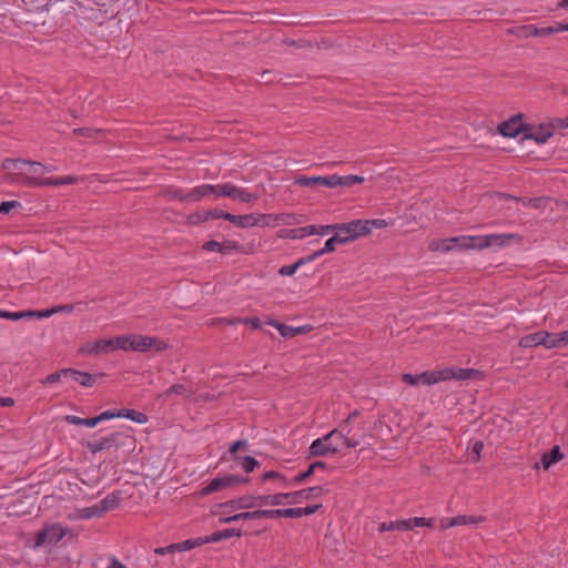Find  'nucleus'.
<instances>
[{
    "mask_svg": "<svg viewBox=\"0 0 568 568\" xmlns=\"http://www.w3.org/2000/svg\"><path fill=\"white\" fill-rule=\"evenodd\" d=\"M280 236L290 239H303L302 227L282 230Z\"/></svg>",
    "mask_w": 568,
    "mask_h": 568,
    "instance_id": "55",
    "label": "nucleus"
},
{
    "mask_svg": "<svg viewBox=\"0 0 568 568\" xmlns=\"http://www.w3.org/2000/svg\"><path fill=\"white\" fill-rule=\"evenodd\" d=\"M552 135L554 133L549 129L548 123H541L535 131L530 125V130L524 132L525 139L534 140L538 144L546 143Z\"/></svg>",
    "mask_w": 568,
    "mask_h": 568,
    "instance_id": "13",
    "label": "nucleus"
},
{
    "mask_svg": "<svg viewBox=\"0 0 568 568\" xmlns=\"http://www.w3.org/2000/svg\"><path fill=\"white\" fill-rule=\"evenodd\" d=\"M135 438L126 432H113L99 440H89L85 447L92 453L97 454L102 450H108L113 455L112 462H124L126 457L135 448Z\"/></svg>",
    "mask_w": 568,
    "mask_h": 568,
    "instance_id": "3",
    "label": "nucleus"
},
{
    "mask_svg": "<svg viewBox=\"0 0 568 568\" xmlns=\"http://www.w3.org/2000/svg\"><path fill=\"white\" fill-rule=\"evenodd\" d=\"M250 477L247 476H239V475H225L222 477H216L212 479L205 487L200 490V496H207L213 493L250 483Z\"/></svg>",
    "mask_w": 568,
    "mask_h": 568,
    "instance_id": "7",
    "label": "nucleus"
},
{
    "mask_svg": "<svg viewBox=\"0 0 568 568\" xmlns=\"http://www.w3.org/2000/svg\"><path fill=\"white\" fill-rule=\"evenodd\" d=\"M352 429H347L346 432L339 430L337 428L331 430L325 436L315 439L310 448L307 454V459H311L313 457H323L327 456L328 454H336L339 452L337 447H335L333 444H326L329 439L334 437H338L343 439L344 444L349 448H355L359 445V440L356 438V435H351Z\"/></svg>",
    "mask_w": 568,
    "mask_h": 568,
    "instance_id": "4",
    "label": "nucleus"
},
{
    "mask_svg": "<svg viewBox=\"0 0 568 568\" xmlns=\"http://www.w3.org/2000/svg\"><path fill=\"white\" fill-rule=\"evenodd\" d=\"M564 458L560 447L555 445L549 452L545 453L541 457V465L544 469H549L550 466L558 463Z\"/></svg>",
    "mask_w": 568,
    "mask_h": 568,
    "instance_id": "24",
    "label": "nucleus"
},
{
    "mask_svg": "<svg viewBox=\"0 0 568 568\" xmlns=\"http://www.w3.org/2000/svg\"><path fill=\"white\" fill-rule=\"evenodd\" d=\"M104 376H105L104 373L90 374V373H87V372H81V371L73 369V381L79 383L80 385H82L84 387L93 386V384L95 383V381L98 378H101V377H104Z\"/></svg>",
    "mask_w": 568,
    "mask_h": 568,
    "instance_id": "23",
    "label": "nucleus"
},
{
    "mask_svg": "<svg viewBox=\"0 0 568 568\" xmlns=\"http://www.w3.org/2000/svg\"><path fill=\"white\" fill-rule=\"evenodd\" d=\"M483 448H484V443H483V442H480V440H477V442L473 445V448H471V455H473L471 460H473L474 463H476V462H478V460H479V458H480V453H481Z\"/></svg>",
    "mask_w": 568,
    "mask_h": 568,
    "instance_id": "60",
    "label": "nucleus"
},
{
    "mask_svg": "<svg viewBox=\"0 0 568 568\" xmlns=\"http://www.w3.org/2000/svg\"><path fill=\"white\" fill-rule=\"evenodd\" d=\"M70 307L68 305H61V306H54L47 310L41 311H28L29 317H37V318H48L54 314L61 313V312H69Z\"/></svg>",
    "mask_w": 568,
    "mask_h": 568,
    "instance_id": "28",
    "label": "nucleus"
},
{
    "mask_svg": "<svg viewBox=\"0 0 568 568\" xmlns=\"http://www.w3.org/2000/svg\"><path fill=\"white\" fill-rule=\"evenodd\" d=\"M98 424H100V419L97 416L82 418L73 415L74 426L95 427Z\"/></svg>",
    "mask_w": 568,
    "mask_h": 568,
    "instance_id": "42",
    "label": "nucleus"
},
{
    "mask_svg": "<svg viewBox=\"0 0 568 568\" xmlns=\"http://www.w3.org/2000/svg\"><path fill=\"white\" fill-rule=\"evenodd\" d=\"M483 200L487 201L493 207L497 209L498 211H505L506 213L517 212L518 210L513 205L514 202H497V204H494L491 200H488L485 197V194L483 195Z\"/></svg>",
    "mask_w": 568,
    "mask_h": 568,
    "instance_id": "43",
    "label": "nucleus"
},
{
    "mask_svg": "<svg viewBox=\"0 0 568 568\" xmlns=\"http://www.w3.org/2000/svg\"><path fill=\"white\" fill-rule=\"evenodd\" d=\"M453 376L449 371H432V372H423L417 375V379L419 384L423 385H434L442 381H448L449 377Z\"/></svg>",
    "mask_w": 568,
    "mask_h": 568,
    "instance_id": "15",
    "label": "nucleus"
},
{
    "mask_svg": "<svg viewBox=\"0 0 568 568\" xmlns=\"http://www.w3.org/2000/svg\"><path fill=\"white\" fill-rule=\"evenodd\" d=\"M257 199H258L257 193H251V192L244 191L236 186L234 200H237L243 203H250V202L256 201Z\"/></svg>",
    "mask_w": 568,
    "mask_h": 568,
    "instance_id": "39",
    "label": "nucleus"
},
{
    "mask_svg": "<svg viewBox=\"0 0 568 568\" xmlns=\"http://www.w3.org/2000/svg\"><path fill=\"white\" fill-rule=\"evenodd\" d=\"M337 227L339 229L334 231L335 234L325 242L324 247L313 253V257L317 258L326 253L334 252L336 244H347L359 237L358 232L354 226V221L348 223H337Z\"/></svg>",
    "mask_w": 568,
    "mask_h": 568,
    "instance_id": "6",
    "label": "nucleus"
},
{
    "mask_svg": "<svg viewBox=\"0 0 568 568\" xmlns=\"http://www.w3.org/2000/svg\"><path fill=\"white\" fill-rule=\"evenodd\" d=\"M241 246L237 242L232 240H225L224 242H221V251L222 254H227L231 252H237L240 251Z\"/></svg>",
    "mask_w": 568,
    "mask_h": 568,
    "instance_id": "50",
    "label": "nucleus"
},
{
    "mask_svg": "<svg viewBox=\"0 0 568 568\" xmlns=\"http://www.w3.org/2000/svg\"><path fill=\"white\" fill-rule=\"evenodd\" d=\"M297 508H285V509H263L264 518H298Z\"/></svg>",
    "mask_w": 568,
    "mask_h": 568,
    "instance_id": "25",
    "label": "nucleus"
},
{
    "mask_svg": "<svg viewBox=\"0 0 568 568\" xmlns=\"http://www.w3.org/2000/svg\"><path fill=\"white\" fill-rule=\"evenodd\" d=\"M294 184L315 189L316 186L332 187V175L327 176H306L298 175L294 179Z\"/></svg>",
    "mask_w": 568,
    "mask_h": 568,
    "instance_id": "12",
    "label": "nucleus"
},
{
    "mask_svg": "<svg viewBox=\"0 0 568 568\" xmlns=\"http://www.w3.org/2000/svg\"><path fill=\"white\" fill-rule=\"evenodd\" d=\"M443 371H449L453 376L449 379L455 378L458 381H466L478 374V371L473 368H444Z\"/></svg>",
    "mask_w": 568,
    "mask_h": 568,
    "instance_id": "34",
    "label": "nucleus"
},
{
    "mask_svg": "<svg viewBox=\"0 0 568 568\" xmlns=\"http://www.w3.org/2000/svg\"><path fill=\"white\" fill-rule=\"evenodd\" d=\"M2 168L7 171L13 182L30 186L58 185L70 182L69 178H44L43 175L45 173L55 171L57 166L43 165L40 162H30L20 159H6L2 162Z\"/></svg>",
    "mask_w": 568,
    "mask_h": 568,
    "instance_id": "2",
    "label": "nucleus"
},
{
    "mask_svg": "<svg viewBox=\"0 0 568 568\" xmlns=\"http://www.w3.org/2000/svg\"><path fill=\"white\" fill-rule=\"evenodd\" d=\"M121 501V493L113 491L106 495L98 505L101 514L115 509Z\"/></svg>",
    "mask_w": 568,
    "mask_h": 568,
    "instance_id": "22",
    "label": "nucleus"
},
{
    "mask_svg": "<svg viewBox=\"0 0 568 568\" xmlns=\"http://www.w3.org/2000/svg\"><path fill=\"white\" fill-rule=\"evenodd\" d=\"M121 418H129L138 424H145L148 416L134 409H121Z\"/></svg>",
    "mask_w": 568,
    "mask_h": 568,
    "instance_id": "36",
    "label": "nucleus"
},
{
    "mask_svg": "<svg viewBox=\"0 0 568 568\" xmlns=\"http://www.w3.org/2000/svg\"><path fill=\"white\" fill-rule=\"evenodd\" d=\"M528 24H523V26H517V27H513V28H509L507 30V33L508 34H513L515 37H518V38H528Z\"/></svg>",
    "mask_w": 568,
    "mask_h": 568,
    "instance_id": "51",
    "label": "nucleus"
},
{
    "mask_svg": "<svg viewBox=\"0 0 568 568\" xmlns=\"http://www.w3.org/2000/svg\"><path fill=\"white\" fill-rule=\"evenodd\" d=\"M314 475V469L312 468V466L310 465L308 468L298 474L297 476H295V478L293 479L295 484H302L304 481H306L311 476Z\"/></svg>",
    "mask_w": 568,
    "mask_h": 568,
    "instance_id": "59",
    "label": "nucleus"
},
{
    "mask_svg": "<svg viewBox=\"0 0 568 568\" xmlns=\"http://www.w3.org/2000/svg\"><path fill=\"white\" fill-rule=\"evenodd\" d=\"M237 462L242 465L246 473H252L255 468L260 467V462L252 456H241V459Z\"/></svg>",
    "mask_w": 568,
    "mask_h": 568,
    "instance_id": "41",
    "label": "nucleus"
},
{
    "mask_svg": "<svg viewBox=\"0 0 568 568\" xmlns=\"http://www.w3.org/2000/svg\"><path fill=\"white\" fill-rule=\"evenodd\" d=\"M101 133H102L101 130H94L91 128L73 129V135H80V136H84V138H94Z\"/></svg>",
    "mask_w": 568,
    "mask_h": 568,
    "instance_id": "52",
    "label": "nucleus"
},
{
    "mask_svg": "<svg viewBox=\"0 0 568 568\" xmlns=\"http://www.w3.org/2000/svg\"><path fill=\"white\" fill-rule=\"evenodd\" d=\"M324 489L321 486L308 487L294 493H278L274 495H258V496H242L235 499H231L217 505V507L224 509V514H229L235 509H251L261 507L264 505H282L285 500L288 503H301L302 499L317 498L323 494Z\"/></svg>",
    "mask_w": 568,
    "mask_h": 568,
    "instance_id": "1",
    "label": "nucleus"
},
{
    "mask_svg": "<svg viewBox=\"0 0 568 568\" xmlns=\"http://www.w3.org/2000/svg\"><path fill=\"white\" fill-rule=\"evenodd\" d=\"M428 250L432 252H450L453 251V246L448 239L444 240H433L428 244Z\"/></svg>",
    "mask_w": 568,
    "mask_h": 568,
    "instance_id": "37",
    "label": "nucleus"
},
{
    "mask_svg": "<svg viewBox=\"0 0 568 568\" xmlns=\"http://www.w3.org/2000/svg\"><path fill=\"white\" fill-rule=\"evenodd\" d=\"M359 415V412L358 410H354L352 412L347 418L343 422V424L341 425V429L339 430H343V432H346L347 429H349V425L354 422V419Z\"/></svg>",
    "mask_w": 568,
    "mask_h": 568,
    "instance_id": "63",
    "label": "nucleus"
},
{
    "mask_svg": "<svg viewBox=\"0 0 568 568\" xmlns=\"http://www.w3.org/2000/svg\"><path fill=\"white\" fill-rule=\"evenodd\" d=\"M402 381L410 386L419 385L417 375H413L410 373H405L402 375Z\"/></svg>",
    "mask_w": 568,
    "mask_h": 568,
    "instance_id": "64",
    "label": "nucleus"
},
{
    "mask_svg": "<svg viewBox=\"0 0 568 568\" xmlns=\"http://www.w3.org/2000/svg\"><path fill=\"white\" fill-rule=\"evenodd\" d=\"M241 536H242V530L241 529L227 528V529H224V530L215 531V532H213L212 535H210L207 537H209V542H216V541H220L222 539H227V538H231V537H241Z\"/></svg>",
    "mask_w": 568,
    "mask_h": 568,
    "instance_id": "31",
    "label": "nucleus"
},
{
    "mask_svg": "<svg viewBox=\"0 0 568 568\" xmlns=\"http://www.w3.org/2000/svg\"><path fill=\"white\" fill-rule=\"evenodd\" d=\"M545 337H548V332L546 331H539L532 334L525 335L519 339V346L529 348L542 345Z\"/></svg>",
    "mask_w": 568,
    "mask_h": 568,
    "instance_id": "21",
    "label": "nucleus"
},
{
    "mask_svg": "<svg viewBox=\"0 0 568 568\" xmlns=\"http://www.w3.org/2000/svg\"><path fill=\"white\" fill-rule=\"evenodd\" d=\"M68 373H69V369H63V371H61L60 373H53V374H51V375L47 376V377L42 381V383H43V384H52V383H55V382H58V381L61 378V376H62V375H67Z\"/></svg>",
    "mask_w": 568,
    "mask_h": 568,
    "instance_id": "62",
    "label": "nucleus"
},
{
    "mask_svg": "<svg viewBox=\"0 0 568 568\" xmlns=\"http://www.w3.org/2000/svg\"><path fill=\"white\" fill-rule=\"evenodd\" d=\"M322 506H323L322 504H317V505H310L304 508H297V511H300L298 518L302 516H308V515L315 514L320 508H322Z\"/></svg>",
    "mask_w": 568,
    "mask_h": 568,
    "instance_id": "58",
    "label": "nucleus"
},
{
    "mask_svg": "<svg viewBox=\"0 0 568 568\" xmlns=\"http://www.w3.org/2000/svg\"><path fill=\"white\" fill-rule=\"evenodd\" d=\"M483 517H474V516H466V515H459L457 517L453 518L454 526H460V525H467V524H477L481 521Z\"/></svg>",
    "mask_w": 568,
    "mask_h": 568,
    "instance_id": "46",
    "label": "nucleus"
},
{
    "mask_svg": "<svg viewBox=\"0 0 568 568\" xmlns=\"http://www.w3.org/2000/svg\"><path fill=\"white\" fill-rule=\"evenodd\" d=\"M270 325L276 327L281 334L282 337H294L298 334H307L313 329L312 325H303L298 327L287 326L285 324H282L275 320H270L267 322Z\"/></svg>",
    "mask_w": 568,
    "mask_h": 568,
    "instance_id": "14",
    "label": "nucleus"
},
{
    "mask_svg": "<svg viewBox=\"0 0 568 568\" xmlns=\"http://www.w3.org/2000/svg\"><path fill=\"white\" fill-rule=\"evenodd\" d=\"M524 119L523 113L510 116L507 121L501 122L497 126V131L505 138H516L519 133L530 130L529 124L521 123Z\"/></svg>",
    "mask_w": 568,
    "mask_h": 568,
    "instance_id": "9",
    "label": "nucleus"
},
{
    "mask_svg": "<svg viewBox=\"0 0 568 568\" xmlns=\"http://www.w3.org/2000/svg\"><path fill=\"white\" fill-rule=\"evenodd\" d=\"M202 248L207 252H220L221 243L215 240H211V241L205 242L203 244Z\"/></svg>",
    "mask_w": 568,
    "mask_h": 568,
    "instance_id": "61",
    "label": "nucleus"
},
{
    "mask_svg": "<svg viewBox=\"0 0 568 568\" xmlns=\"http://www.w3.org/2000/svg\"><path fill=\"white\" fill-rule=\"evenodd\" d=\"M65 535V529L60 525L47 526L42 531L38 532L34 547L53 546L59 542Z\"/></svg>",
    "mask_w": 568,
    "mask_h": 568,
    "instance_id": "11",
    "label": "nucleus"
},
{
    "mask_svg": "<svg viewBox=\"0 0 568 568\" xmlns=\"http://www.w3.org/2000/svg\"><path fill=\"white\" fill-rule=\"evenodd\" d=\"M314 260H316V258L313 257V253H312L307 257H302V258H300L298 261H296L295 263H293L291 265L282 266L278 270V274L281 276H291V275L295 274V272L297 271L298 267H301L302 265H304L306 263L313 262Z\"/></svg>",
    "mask_w": 568,
    "mask_h": 568,
    "instance_id": "27",
    "label": "nucleus"
},
{
    "mask_svg": "<svg viewBox=\"0 0 568 568\" xmlns=\"http://www.w3.org/2000/svg\"><path fill=\"white\" fill-rule=\"evenodd\" d=\"M95 344V351L98 356L109 354L111 352H114V345L112 337L111 338H100L93 341Z\"/></svg>",
    "mask_w": 568,
    "mask_h": 568,
    "instance_id": "35",
    "label": "nucleus"
},
{
    "mask_svg": "<svg viewBox=\"0 0 568 568\" xmlns=\"http://www.w3.org/2000/svg\"><path fill=\"white\" fill-rule=\"evenodd\" d=\"M549 129L554 132L556 129L568 128V115L565 119L554 118L548 122Z\"/></svg>",
    "mask_w": 568,
    "mask_h": 568,
    "instance_id": "53",
    "label": "nucleus"
},
{
    "mask_svg": "<svg viewBox=\"0 0 568 568\" xmlns=\"http://www.w3.org/2000/svg\"><path fill=\"white\" fill-rule=\"evenodd\" d=\"M261 479L263 481L278 479V480H282L284 484H287L286 478L281 473L275 471V470H268V471L264 473L263 476L261 477Z\"/></svg>",
    "mask_w": 568,
    "mask_h": 568,
    "instance_id": "57",
    "label": "nucleus"
},
{
    "mask_svg": "<svg viewBox=\"0 0 568 568\" xmlns=\"http://www.w3.org/2000/svg\"><path fill=\"white\" fill-rule=\"evenodd\" d=\"M514 234H491L485 236H456L448 237V242H450L453 250H473L478 248L483 250L489 247L491 245L501 246L507 243L508 240L515 239Z\"/></svg>",
    "mask_w": 568,
    "mask_h": 568,
    "instance_id": "5",
    "label": "nucleus"
},
{
    "mask_svg": "<svg viewBox=\"0 0 568 568\" xmlns=\"http://www.w3.org/2000/svg\"><path fill=\"white\" fill-rule=\"evenodd\" d=\"M161 195L170 196L172 199H176V200L182 201V202L187 201V197H185V194L181 190H179L176 187H173V186H170L166 190H164L161 193Z\"/></svg>",
    "mask_w": 568,
    "mask_h": 568,
    "instance_id": "48",
    "label": "nucleus"
},
{
    "mask_svg": "<svg viewBox=\"0 0 568 568\" xmlns=\"http://www.w3.org/2000/svg\"><path fill=\"white\" fill-rule=\"evenodd\" d=\"M212 191L213 189L210 184L200 185L186 193L185 197H187V201H200L202 197L211 195Z\"/></svg>",
    "mask_w": 568,
    "mask_h": 568,
    "instance_id": "29",
    "label": "nucleus"
},
{
    "mask_svg": "<svg viewBox=\"0 0 568 568\" xmlns=\"http://www.w3.org/2000/svg\"><path fill=\"white\" fill-rule=\"evenodd\" d=\"M212 194L215 196H226L232 200H234L235 189L236 186L232 183H224V184H217L212 185Z\"/></svg>",
    "mask_w": 568,
    "mask_h": 568,
    "instance_id": "32",
    "label": "nucleus"
},
{
    "mask_svg": "<svg viewBox=\"0 0 568 568\" xmlns=\"http://www.w3.org/2000/svg\"><path fill=\"white\" fill-rule=\"evenodd\" d=\"M225 212L221 209H213L203 212H195L187 217L190 224H196L200 222H206L210 219H223Z\"/></svg>",
    "mask_w": 568,
    "mask_h": 568,
    "instance_id": "18",
    "label": "nucleus"
},
{
    "mask_svg": "<svg viewBox=\"0 0 568 568\" xmlns=\"http://www.w3.org/2000/svg\"><path fill=\"white\" fill-rule=\"evenodd\" d=\"M133 338L134 334H124V335H118L112 337L114 351L122 349L125 352L132 351L133 352Z\"/></svg>",
    "mask_w": 568,
    "mask_h": 568,
    "instance_id": "26",
    "label": "nucleus"
},
{
    "mask_svg": "<svg viewBox=\"0 0 568 568\" xmlns=\"http://www.w3.org/2000/svg\"><path fill=\"white\" fill-rule=\"evenodd\" d=\"M205 544H209V537H199V538H193V539H187V540H184L182 542H178V544H174V546H176L175 550L176 551H185V550H191L195 547H199V546H202V545H205Z\"/></svg>",
    "mask_w": 568,
    "mask_h": 568,
    "instance_id": "30",
    "label": "nucleus"
},
{
    "mask_svg": "<svg viewBox=\"0 0 568 568\" xmlns=\"http://www.w3.org/2000/svg\"><path fill=\"white\" fill-rule=\"evenodd\" d=\"M101 516H102V514H101L98 505L95 504L93 506L79 509L75 518L77 519H90L93 517H101Z\"/></svg>",
    "mask_w": 568,
    "mask_h": 568,
    "instance_id": "38",
    "label": "nucleus"
},
{
    "mask_svg": "<svg viewBox=\"0 0 568 568\" xmlns=\"http://www.w3.org/2000/svg\"><path fill=\"white\" fill-rule=\"evenodd\" d=\"M349 178H351V175L339 176V175L333 174L332 175V187H337V186L351 187V186H353Z\"/></svg>",
    "mask_w": 568,
    "mask_h": 568,
    "instance_id": "49",
    "label": "nucleus"
},
{
    "mask_svg": "<svg viewBox=\"0 0 568 568\" xmlns=\"http://www.w3.org/2000/svg\"><path fill=\"white\" fill-rule=\"evenodd\" d=\"M115 417L121 418V409H108L97 415V418L100 419V423L104 420H110Z\"/></svg>",
    "mask_w": 568,
    "mask_h": 568,
    "instance_id": "54",
    "label": "nucleus"
},
{
    "mask_svg": "<svg viewBox=\"0 0 568 568\" xmlns=\"http://www.w3.org/2000/svg\"><path fill=\"white\" fill-rule=\"evenodd\" d=\"M254 220L256 221V225L258 226H268L273 223H284V224H293V222L290 221L292 215L290 214H258L253 213Z\"/></svg>",
    "mask_w": 568,
    "mask_h": 568,
    "instance_id": "16",
    "label": "nucleus"
},
{
    "mask_svg": "<svg viewBox=\"0 0 568 568\" xmlns=\"http://www.w3.org/2000/svg\"><path fill=\"white\" fill-rule=\"evenodd\" d=\"M560 26L561 22H556L555 26L539 28V37H546L562 31V29H560Z\"/></svg>",
    "mask_w": 568,
    "mask_h": 568,
    "instance_id": "56",
    "label": "nucleus"
},
{
    "mask_svg": "<svg viewBox=\"0 0 568 568\" xmlns=\"http://www.w3.org/2000/svg\"><path fill=\"white\" fill-rule=\"evenodd\" d=\"M485 197L491 200L494 204L497 202H514L515 204L523 203L526 206H530L532 209L544 207L548 201L547 197L538 196V197H517L515 195L504 193V192H488L485 193Z\"/></svg>",
    "mask_w": 568,
    "mask_h": 568,
    "instance_id": "8",
    "label": "nucleus"
},
{
    "mask_svg": "<svg viewBox=\"0 0 568 568\" xmlns=\"http://www.w3.org/2000/svg\"><path fill=\"white\" fill-rule=\"evenodd\" d=\"M560 339V334H550L548 333V337H545V341L542 342V346L546 348H555L562 346V341Z\"/></svg>",
    "mask_w": 568,
    "mask_h": 568,
    "instance_id": "47",
    "label": "nucleus"
},
{
    "mask_svg": "<svg viewBox=\"0 0 568 568\" xmlns=\"http://www.w3.org/2000/svg\"><path fill=\"white\" fill-rule=\"evenodd\" d=\"M248 447V444L246 440L244 439H241V440H237L235 443H233L231 446H230V449H229V454L232 455V458L234 460H240L241 459V456L237 455V452L240 449H244L246 450Z\"/></svg>",
    "mask_w": 568,
    "mask_h": 568,
    "instance_id": "44",
    "label": "nucleus"
},
{
    "mask_svg": "<svg viewBox=\"0 0 568 568\" xmlns=\"http://www.w3.org/2000/svg\"><path fill=\"white\" fill-rule=\"evenodd\" d=\"M77 354L81 356H98L94 342L88 341L82 343L79 346Z\"/></svg>",
    "mask_w": 568,
    "mask_h": 568,
    "instance_id": "40",
    "label": "nucleus"
},
{
    "mask_svg": "<svg viewBox=\"0 0 568 568\" xmlns=\"http://www.w3.org/2000/svg\"><path fill=\"white\" fill-rule=\"evenodd\" d=\"M263 516V509H257L253 511H245V513H239L233 516L229 517H221L220 523L221 524H231L239 520H255V519H262Z\"/></svg>",
    "mask_w": 568,
    "mask_h": 568,
    "instance_id": "19",
    "label": "nucleus"
},
{
    "mask_svg": "<svg viewBox=\"0 0 568 568\" xmlns=\"http://www.w3.org/2000/svg\"><path fill=\"white\" fill-rule=\"evenodd\" d=\"M410 524V530L414 527H434L435 520L433 518H424V517H414L407 519Z\"/></svg>",
    "mask_w": 568,
    "mask_h": 568,
    "instance_id": "45",
    "label": "nucleus"
},
{
    "mask_svg": "<svg viewBox=\"0 0 568 568\" xmlns=\"http://www.w3.org/2000/svg\"><path fill=\"white\" fill-rule=\"evenodd\" d=\"M390 530H400L407 531L410 530V524L407 519L390 521V523H382L379 525V531H390Z\"/></svg>",
    "mask_w": 568,
    "mask_h": 568,
    "instance_id": "33",
    "label": "nucleus"
},
{
    "mask_svg": "<svg viewBox=\"0 0 568 568\" xmlns=\"http://www.w3.org/2000/svg\"><path fill=\"white\" fill-rule=\"evenodd\" d=\"M224 220L230 223L239 226V227H251L256 225V221L254 220V214H245V215H235L229 212H225Z\"/></svg>",
    "mask_w": 568,
    "mask_h": 568,
    "instance_id": "20",
    "label": "nucleus"
},
{
    "mask_svg": "<svg viewBox=\"0 0 568 568\" xmlns=\"http://www.w3.org/2000/svg\"><path fill=\"white\" fill-rule=\"evenodd\" d=\"M133 352H148L153 349L156 353L164 352L169 348V344L163 339L154 336L134 334Z\"/></svg>",
    "mask_w": 568,
    "mask_h": 568,
    "instance_id": "10",
    "label": "nucleus"
},
{
    "mask_svg": "<svg viewBox=\"0 0 568 568\" xmlns=\"http://www.w3.org/2000/svg\"><path fill=\"white\" fill-rule=\"evenodd\" d=\"M354 226L356 227L359 237L368 235L373 227L383 229L387 226V222L382 219L374 220H354Z\"/></svg>",
    "mask_w": 568,
    "mask_h": 568,
    "instance_id": "17",
    "label": "nucleus"
}]
</instances>
